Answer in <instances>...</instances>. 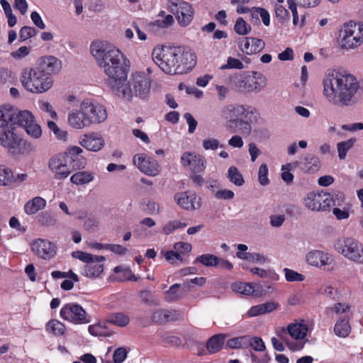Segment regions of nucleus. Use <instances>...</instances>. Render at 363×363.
<instances>
[{
	"mask_svg": "<svg viewBox=\"0 0 363 363\" xmlns=\"http://www.w3.org/2000/svg\"><path fill=\"white\" fill-rule=\"evenodd\" d=\"M61 317L75 324H85L90 322L87 318L86 312L79 304L68 303L60 311Z\"/></svg>",
	"mask_w": 363,
	"mask_h": 363,
	"instance_id": "nucleus-13",
	"label": "nucleus"
},
{
	"mask_svg": "<svg viewBox=\"0 0 363 363\" xmlns=\"http://www.w3.org/2000/svg\"><path fill=\"white\" fill-rule=\"evenodd\" d=\"M247 108L244 105L229 104L221 110V116L225 119H238V117L244 115Z\"/></svg>",
	"mask_w": 363,
	"mask_h": 363,
	"instance_id": "nucleus-28",
	"label": "nucleus"
},
{
	"mask_svg": "<svg viewBox=\"0 0 363 363\" xmlns=\"http://www.w3.org/2000/svg\"><path fill=\"white\" fill-rule=\"evenodd\" d=\"M83 152L79 147L74 146L66 151L68 162L70 164L72 172L74 169L84 168L86 160L81 154Z\"/></svg>",
	"mask_w": 363,
	"mask_h": 363,
	"instance_id": "nucleus-22",
	"label": "nucleus"
},
{
	"mask_svg": "<svg viewBox=\"0 0 363 363\" xmlns=\"http://www.w3.org/2000/svg\"><path fill=\"white\" fill-rule=\"evenodd\" d=\"M234 30L240 35H247L251 30V26L241 17L238 18L234 26Z\"/></svg>",
	"mask_w": 363,
	"mask_h": 363,
	"instance_id": "nucleus-48",
	"label": "nucleus"
},
{
	"mask_svg": "<svg viewBox=\"0 0 363 363\" xmlns=\"http://www.w3.org/2000/svg\"><path fill=\"white\" fill-rule=\"evenodd\" d=\"M45 205L46 201L44 199L36 196L26 203L25 212L28 215L34 214L39 210L44 208Z\"/></svg>",
	"mask_w": 363,
	"mask_h": 363,
	"instance_id": "nucleus-33",
	"label": "nucleus"
},
{
	"mask_svg": "<svg viewBox=\"0 0 363 363\" xmlns=\"http://www.w3.org/2000/svg\"><path fill=\"white\" fill-rule=\"evenodd\" d=\"M230 86L238 91L259 92L265 86V79L257 72L238 74L230 77Z\"/></svg>",
	"mask_w": 363,
	"mask_h": 363,
	"instance_id": "nucleus-7",
	"label": "nucleus"
},
{
	"mask_svg": "<svg viewBox=\"0 0 363 363\" xmlns=\"http://www.w3.org/2000/svg\"><path fill=\"white\" fill-rule=\"evenodd\" d=\"M334 247L345 258L363 264V245L357 240L352 238H339L335 241Z\"/></svg>",
	"mask_w": 363,
	"mask_h": 363,
	"instance_id": "nucleus-9",
	"label": "nucleus"
},
{
	"mask_svg": "<svg viewBox=\"0 0 363 363\" xmlns=\"http://www.w3.org/2000/svg\"><path fill=\"white\" fill-rule=\"evenodd\" d=\"M105 249L109 250L113 253L119 255H125L128 252L127 248L116 244H106Z\"/></svg>",
	"mask_w": 363,
	"mask_h": 363,
	"instance_id": "nucleus-63",
	"label": "nucleus"
},
{
	"mask_svg": "<svg viewBox=\"0 0 363 363\" xmlns=\"http://www.w3.org/2000/svg\"><path fill=\"white\" fill-rule=\"evenodd\" d=\"M90 52L97 65L108 77L106 82L112 91H119L121 84L127 79L130 61L119 49L106 41L93 42Z\"/></svg>",
	"mask_w": 363,
	"mask_h": 363,
	"instance_id": "nucleus-1",
	"label": "nucleus"
},
{
	"mask_svg": "<svg viewBox=\"0 0 363 363\" xmlns=\"http://www.w3.org/2000/svg\"><path fill=\"white\" fill-rule=\"evenodd\" d=\"M183 318L182 312L179 310H166L167 322L180 320Z\"/></svg>",
	"mask_w": 363,
	"mask_h": 363,
	"instance_id": "nucleus-58",
	"label": "nucleus"
},
{
	"mask_svg": "<svg viewBox=\"0 0 363 363\" xmlns=\"http://www.w3.org/2000/svg\"><path fill=\"white\" fill-rule=\"evenodd\" d=\"M93 179L94 175L92 173L86 171L78 172L70 178L71 182L77 185L88 184L93 181Z\"/></svg>",
	"mask_w": 363,
	"mask_h": 363,
	"instance_id": "nucleus-39",
	"label": "nucleus"
},
{
	"mask_svg": "<svg viewBox=\"0 0 363 363\" xmlns=\"http://www.w3.org/2000/svg\"><path fill=\"white\" fill-rule=\"evenodd\" d=\"M141 301L148 306H159L160 301L149 290H142L138 293Z\"/></svg>",
	"mask_w": 363,
	"mask_h": 363,
	"instance_id": "nucleus-46",
	"label": "nucleus"
},
{
	"mask_svg": "<svg viewBox=\"0 0 363 363\" xmlns=\"http://www.w3.org/2000/svg\"><path fill=\"white\" fill-rule=\"evenodd\" d=\"M164 257L170 264H174L177 260L182 262L183 258L176 250H168L164 253Z\"/></svg>",
	"mask_w": 363,
	"mask_h": 363,
	"instance_id": "nucleus-59",
	"label": "nucleus"
},
{
	"mask_svg": "<svg viewBox=\"0 0 363 363\" xmlns=\"http://www.w3.org/2000/svg\"><path fill=\"white\" fill-rule=\"evenodd\" d=\"M258 15L260 16V17L262 19L263 23L265 26H269L270 23V18L269 14L268 11L262 8H257L255 9V12L252 14V17H256L257 19H258Z\"/></svg>",
	"mask_w": 363,
	"mask_h": 363,
	"instance_id": "nucleus-55",
	"label": "nucleus"
},
{
	"mask_svg": "<svg viewBox=\"0 0 363 363\" xmlns=\"http://www.w3.org/2000/svg\"><path fill=\"white\" fill-rule=\"evenodd\" d=\"M67 123L73 128L82 129L89 126L87 120L83 112H82L81 105L79 110H73L68 113Z\"/></svg>",
	"mask_w": 363,
	"mask_h": 363,
	"instance_id": "nucleus-26",
	"label": "nucleus"
},
{
	"mask_svg": "<svg viewBox=\"0 0 363 363\" xmlns=\"http://www.w3.org/2000/svg\"><path fill=\"white\" fill-rule=\"evenodd\" d=\"M38 221L44 226H54L57 223V216L52 211H44L38 216Z\"/></svg>",
	"mask_w": 363,
	"mask_h": 363,
	"instance_id": "nucleus-42",
	"label": "nucleus"
},
{
	"mask_svg": "<svg viewBox=\"0 0 363 363\" xmlns=\"http://www.w3.org/2000/svg\"><path fill=\"white\" fill-rule=\"evenodd\" d=\"M244 68L243 63L238 59L229 57L227 63L220 67V69H242Z\"/></svg>",
	"mask_w": 363,
	"mask_h": 363,
	"instance_id": "nucleus-49",
	"label": "nucleus"
},
{
	"mask_svg": "<svg viewBox=\"0 0 363 363\" xmlns=\"http://www.w3.org/2000/svg\"><path fill=\"white\" fill-rule=\"evenodd\" d=\"M151 320L154 323L162 324L167 323L166 309H158L152 313Z\"/></svg>",
	"mask_w": 363,
	"mask_h": 363,
	"instance_id": "nucleus-50",
	"label": "nucleus"
},
{
	"mask_svg": "<svg viewBox=\"0 0 363 363\" xmlns=\"http://www.w3.org/2000/svg\"><path fill=\"white\" fill-rule=\"evenodd\" d=\"M152 56L155 63L169 74L182 73L196 63L195 54L186 46L164 45L161 48H155Z\"/></svg>",
	"mask_w": 363,
	"mask_h": 363,
	"instance_id": "nucleus-3",
	"label": "nucleus"
},
{
	"mask_svg": "<svg viewBox=\"0 0 363 363\" xmlns=\"http://www.w3.org/2000/svg\"><path fill=\"white\" fill-rule=\"evenodd\" d=\"M323 95L328 101L337 106H353L359 101L360 85L354 76L333 72L323 80Z\"/></svg>",
	"mask_w": 363,
	"mask_h": 363,
	"instance_id": "nucleus-2",
	"label": "nucleus"
},
{
	"mask_svg": "<svg viewBox=\"0 0 363 363\" xmlns=\"http://www.w3.org/2000/svg\"><path fill=\"white\" fill-rule=\"evenodd\" d=\"M171 12H177V19L182 26H187L193 20L194 11L190 4L184 1L172 3L169 6Z\"/></svg>",
	"mask_w": 363,
	"mask_h": 363,
	"instance_id": "nucleus-16",
	"label": "nucleus"
},
{
	"mask_svg": "<svg viewBox=\"0 0 363 363\" xmlns=\"http://www.w3.org/2000/svg\"><path fill=\"white\" fill-rule=\"evenodd\" d=\"M127 351L124 347L116 349L113 355L114 363H122L127 357Z\"/></svg>",
	"mask_w": 363,
	"mask_h": 363,
	"instance_id": "nucleus-56",
	"label": "nucleus"
},
{
	"mask_svg": "<svg viewBox=\"0 0 363 363\" xmlns=\"http://www.w3.org/2000/svg\"><path fill=\"white\" fill-rule=\"evenodd\" d=\"M80 144L88 150L97 152L104 145L102 137L96 133L84 135L80 140Z\"/></svg>",
	"mask_w": 363,
	"mask_h": 363,
	"instance_id": "nucleus-25",
	"label": "nucleus"
},
{
	"mask_svg": "<svg viewBox=\"0 0 363 363\" xmlns=\"http://www.w3.org/2000/svg\"><path fill=\"white\" fill-rule=\"evenodd\" d=\"M245 340H247V338L244 336L232 338L227 341L226 345L229 348H239L242 347Z\"/></svg>",
	"mask_w": 363,
	"mask_h": 363,
	"instance_id": "nucleus-61",
	"label": "nucleus"
},
{
	"mask_svg": "<svg viewBox=\"0 0 363 363\" xmlns=\"http://www.w3.org/2000/svg\"><path fill=\"white\" fill-rule=\"evenodd\" d=\"M16 108L10 105L0 107V128H5L10 124L12 128Z\"/></svg>",
	"mask_w": 363,
	"mask_h": 363,
	"instance_id": "nucleus-29",
	"label": "nucleus"
},
{
	"mask_svg": "<svg viewBox=\"0 0 363 363\" xmlns=\"http://www.w3.org/2000/svg\"><path fill=\"white\" fill-rule=\"evenodd\" d=\"M46 330L54 335L60 336L65 334L66 328L60 321L52 319L47 323Z\"/></svg>",
	"mask_w": 363,
	"mask_h": 363,
	"instance_id": "nucleus-40",
	"label": "nucleus"
},
{
	"mask_svg": "<svg viewBox=\"0 0 363 363\" xmlns=\"http://www.w3.org/2000/svg\"><path fill=\"white\" fill-rule=\"evenodd\" d=\"M36 33V30L33 27L23 26L20 30L19 38L21 41H25L35 35Z\"/></svg>",
	"mask_w": 363,
	"mask_h": 363,
	"instance_id": "nucleus-53",
	"label": "nucleus"
},
{
	"mask_svg": "<svg viewBox=\"0 0 363 363\" xmlns=\"http://www.w3.org/2000/svg\"><path fill=\"white\" fill-rule=\"evenodd\" d=\"M48 128L53 131L56 137L60 140H65L67 136V133L66 131L60 130L57 124L53 121L48 122Z\"/></svg>",
	"mask_w": 363,
	"mask_h": 363,
	"instance_id": "nucleus-54",
	"label": "nucleus"
},
{
	"mask_svg": "<svg viewBox=\"0 0 363 363\" xmlns=\"http://www.w3.org/2000/svg\"><path fill=\"white\" fill-rule=\"evenodd\" d=\"M330 196L333 198L332 203L333 206H341L345 200V196L342 192L340 191H333L329 193Z\"/></svg>",
	"mask_w": 363,
	"mask_h": 363,
	"instance_id": "nucleus-62",
	"label": "nucleus"
},
{
	"mask_svg": "<svg viewBox=\"0 0 363 363\" xmlns=\"http://www.w3.org/2000/svg\"><path fill=\"white\" fill-rule=\"evenodd\" d=\"M180 286L179 284L171 286L164 294V299L167 302H175L181 299L186 293L182 289H179Z\"/></svg>",
	"mask_w": 363,
	"mask_h": 363,
	"instance_id": "nucleus-37",
	"label": "nucleus"
},
{
	"mask_svg": "<svg viewBox=\"0 0 363 363\" xmlns=\"http://www.w3.org/2000/svg\"><path fill=\"white\" fill-rule=\"evenodd\" d=\"M84 227L86 230L94 232L98 229L99 222L94 218H88L84 221Z\"/></svg>",
	"mask_w": 363,
	"mask_h": 363,
	"instance_id": "nucleus-64",
	"label": "nucleus"
},
{
	"mask_svg": "<svg viewBox=\"0 0 363 363\" xmlns=\"http://www.w3.org/2000/svg\"><path fill=\"white\" fill-rule=\"evenodd\" d=\"M268 167L266 164H262L259 168L258 180L262 186H266L269 183L267 177Z\"/></svg>",
	"mask_w": 363,
	"mask_h": 363,
	"instance_id": "nucleus-51",
	"label": "nucleus"
},
{
	"mask_svg": "<svg viewBox=\"0 0 363 363\" xmlns=\"http://www.w3.org/2000/svg\"><path fill=\"white\" fill-rule=\"evenodd\" d=\"M308 264L317 267H322L333 264L334 259L331 255L321 250H313L306 257Z\"/></svg>",
	"mask_w": 363,
	"mask_h": 363,
	"instance_id": "nucleus-20",
	"label": "nucleus"
},
{
	"mask_svg": "<svg viewBox=\"0 0 363 363\" xmlns=\"http://www.w3.org/2000/svg\"><path fill=\"white\" fill-rule=\"evenodd\" d=\"M231 289L234 292L247 296L252 295L255 292L252 284L245 282H234L231 284Z\"/></svg>",
	"mask_w": 363,
	"mask_h": 363,
	"instance_id": "nucleus-41",
	"label": "nucleus"
},
{
	"mask_svg": "<svg viewBox=\"0 0 363 363\" xmlns=\"http://www.w3.org/2000/svg\"><path fill=\"white\" fill-rule=\"evenodd\" d=\"M324 199V192H310L304 199L305 206L311 211H320V203Z\"/></svg>",
	"mask_w": 363,
	"mask_h": 363,
	"instance_id": "nucleus-30",
	"label": "nucleus"
},
{
	"mask_svg": "<svg viewBox=\"0 0 363 363\" xmlns=\"http://www.w3.org/2000/svg\"><path fill=\"white\" fill-rule=\"evenodd\" d=\"M37 67L44 74L51 77V74L60 72L62 65L61 61L57 57L48 55L40 58Z\"/></svg>",
	"mask_w": 363,
	"mask_h": 363,
	"instance_id": "nucleus-21",
	"label": "nucleus"
},
{
	"mask_svg": "<svg viewBox=\"0 0 363 363\" xmlns=\"http://www.w3.org/2000/svg\"><path fill=\"white\" fill-rule=\"evenodd\" d=\"M248 344L256 351H263L265 345L263 340L258 337H254L248 340Z\"/></svg>",
	"mask_w": 363,
	"mask_h": 363,
	"instance_id": "nucleus-57",
	"label": "nucleus"
},
{
	"mask_svg": "<svg viewBox=\"0 0 363 363\" xmlns=\"http://www.w3.org/2000/svg\"><path fill=\"white\" fill-rule=\"evenodd\" d=\"M88 330L89 333L94 336L109 337L112 335V332L109 330L106 320L89 325Z\"/></svg>",
	"mask_w": 363,
	"mask_h": 363,
	"instance_id": "nucleus-36",
	"label": "nucleus"
},
{
	"mask_svg": "<svg viewBox=\"0 0 363 363\" xmlns=\"http://www.w3.org/2000/svg\"><path fill=\"white\" fill-rule=\"evenodd\" d=\"M340 44L342 48L351 49L363 43V24L350 21L340 31Z\"/></svg>",
	"mask_w": 363,
	"mask_h": 363,
	"instance_id": "nucleus-8",
	"label": "nucleus"
},
{
	"mask_svg": "<svg viewBox=\"0 0 363 363\" xmlns=\"http://www.w3.org/2000/svg\"><path fill=\"white\" fill-rule=\"evenodd\" d=\"M225 341V335L218 334L210 337L206 343L207 350L211 354H213L220 351Z\"/></svg>",
	"mask_w": 363,
	"mask_h": 363,
	"instance_id": "nucleus-34",
	"label": "nucleus"
},
{
	"mask_svg": "<svg viewBox=\"0 0 363 363\" xmlns=\"http://www.w3.org/2000/svg\"><path fill=\"white\" fill-rule=\"evenodd\" d=\"M265 46V43L257 38H244L242 42L239 43V47L247 55H252L261 52Z\"/></svg>",
	"mask_w": 363,
	"mask_h": 363,
	"instance_id": "nucleus-24",
	"label": "nucleus"
},
{
	"mask_svg": "<svg viewBox=\"0 0 363 363\" xmlns=\"http://www.w3.org/2000/svg\"><path fill=\"white\" fill-rule=\"evenodd\" d=\"M238 249L240 250V252H238L236 255L241 259L257 262L259 263H264L266 261V258L262 255L259 253L246 252L245 251L247 250V246L244 244H239L238 245Z\"/></svg>",
	"mask_w": 363,
	"mask_h": 363,
	"instance_id": "nucleus-32",
	"label": "nucleus"
},
{
	"mask_svg": "<svg viewBox=\"0 0 363 363\" xmlns=\"http://www.w3.org/2000/svg\"><path fill=\"white\" fill-rule=\"evenodd\" d=\"M80 105L82 112L86 117L89 125L101 123L107 118L106 110L102 105L94 104L89 99L84 100Z\"/></svg>",
	"mask_w": 363,
	"mask_h": 363,
	"instance_id": "nucleus-11",
	"label": "nucleus"
},
{
	"mask_svg": "<svg viewBox=\"0 0 363 363\" xmlns=\"http://www.w3.org/2000/svg\"><path fill=\"white\" fill-rule=\"evenodd\" d=\"M133 163L143 173L149 176H156L160 173L158 162L144 154H137L133 157Z\"/></svg>",
	"mask_w": 363,
	"mask_h": 363,
	"instance_id": "nucleus-17",
	"label": "nucleus"
},
{
	"mask_svg": "<svg viewBox=\"0 0 363 363\" xmlns=\"http://www.w3.org/2000/svg\"><path fill=\"white\" fill-rule=\"evenodd\" d=\"M173 247H174V250H176L179 253L189 252L192 249L191 245L189 242H175L174 244Z\"/></svg>",
	"mask_w": 363,
	"mask_h": 363,
	"instance_id": "nucleus-60",
	"label": "nucleus"
},
{
	"mask_svg": "<svg viewBox=\"0 0 363 363\" xmlns=\"http://www.w3.org/2000/svg\"><path fill=\"white\" fill-rule=\"evenodd\" d=\"M227 177L232 183L238 186H242L245 182L242 174L235 166H231L229 167Z\"/></svg>",
	"mask_w": 363,
	"mask_h": 363,
	"instance_id": "nucleus-43",
	"label": "nucleus"
},
{
	"mask_svg": "<svg viewBox=\"0 0 363 363\" xmlns=\"http://www.w3.org/2000/svg\"><path fill=\"white\" fill-rule=\"evenodd\" d=\"M356 142L355 138H351L346 141H342L337 145L338 151V157L340 160H344L347 155V152L350 150Z\"/></svg>",
	"mask_w": 363,
	"mask_h": 363,
	"instance_id": "nucleus-45",
	"label": "nucleus"
},
{
	"mask_svg": "<svg viewBox=\"0 0 363 363\" xmlns=\"http://www.w3.org/2000/svg\"><path fill=\"white\" fill-rule=\"evenodd\" d=\"M20 80L27 91L38 94L48 91L53 84L52 78L42 72L37 67L23 69Z\"/></svg>",
	"mask_w": 363,
	"mask_h": 363,
	"instance_id": "nucleus-5",
	"label": "nucleus"
},
{
	"mask_svg": "<svg viewBox=\"0 0 363 363\" xmlns=\"http://www.w3.org/2000/svg\"><path fill=\"white\" fill-rule=\"evenodd\" d=\"M31 250L38 257L49 260L56 255L57 247L47 239L38 238L31 243Z\"/></svg>",
	"mask_w": 363,
	"mask_h": 363,
	"instance_id": "nucleus-14",
	"label": "nucleus"
},
{
	"mask_svg": "<svg viewBox=\"0 0 363 363\" xmlns=\"http://www.w3.org/2000/svg\"><path fill=\"white\" fill-rule=\"evenodd\" d=\"M48 168L55 174V179L67 178L72 173V168L68 162L66 152L50 157L48 162Z\"/></svg>",
	"mask_w": 363,
	"mask_h": 363,
	"instance_id": "nucleus-12",
	"label": "nucleus"
},
{
	"mask_svg": "<svg viewBox=\"0 0 363 363\" xmlns=\"http://www.w3.org/2000/svg\"><path fill=\"white\" fill-rule=\"evenodd\" d=\"M296 167H298L305 173H315L320 167L319 158L313 154H307L303 159L284 165L282 169L293 170Z\"/></svg>",
	"mask_w": 363,
	"mask_h": 363,
	"instance_id": "nucleus-15",
	"label": "nucleus"
},
{
	"mask_svg": "<svg viewBox=\"0 0 363 363\" xmlns=\"http://www.w3.org/2000/svg\"><path fill=\"white\" fill-rule=\"evenodd\" d=\"M106 322L118 327L126 326L130 321L129 318L123 313H111L106 318Z\"/></svg>",
	"mask_w": 363,
	"mask_h": 363,
	"instance_id": "nucleus-38",
	"label": "nucleus"
},
{
	"mask_svg": "<svg viewBox=\"0 0 363 363\" xmlns=\"http://www.w3.org/2000/svg\"><path fill=\"white\" fill-rule=\"evenodd\" d=\"M91 260L85 265L84 272L87 277H98L104 271V264L105 257L100 255H93Z\"/></svg>",
	"mask_w": 363,
	"mask_h": 363,
	"instance_id": "nucleus-23",
	"label": "nucleus"
},
{
	"mask_svg": "<svg viewBox=\"0 0 363 363\" xmlns=\"http://www.w3.org/2000/svg\"><path fill=\"white\" fill-rule=\"evenodd\" d=\"M181 162L184 167H189L194 173L203 172L206 167L204 158L194 152H184L182 156Z\"/></svg>",
	"mask_w": 363,
	"mask_h": 363,
	"instance_id": "nucleus-18",
	"label": "nucleus"
},
{
	"mask_svg": "<svg viewBox=\"0 0 363 363\" xmlns=\"http://www.w3.org/2000/svg\"><path fill=\"white\" fill-rule=\"evenodd\" d=\"M218 257L211 254H205L196 258L194 262H200L206 267H216L218 264Z\"/></svg>",
	"mask_w": 363,
	"mask_h": 363,
	"instance_id": "nucleus-47",
	"label": "nucleus"
},
{
	"mask_svg": "<svg viewBox=\"0 0 363 363\" xmlns=\"http://www.w3.org/2000/svg\"><path fill=\"white\" fill-rule=\"evenodd\" d=\"M285 277L288 281H301L304 280V276L292 269L285 268Z\"/></svg>",
	"mask_w": 363,
	"mask_h": 363,
	"instance_id": "nucleus-52",
	"label": "nucleus"
},
{
	"mask_svg": "<svg viewBox=\"0 0 363 363\" xmlns=\"http://www.w3.org/2000/svg\"><path fill=\"white\" fill-rule=\"evenodd\" d=\"M351 328L348 318L345 316L337 321L334 327V332L336 335L340 337H346L349 335Z\"/></svg>",
	"mask_w": 363,
	"mask_h": 363,
	"instance_id": "nucleus-35",
	"label": "nucleus"
},
{
	"mask_svg": "<svg viewBox=\"0 0 363 363\" xmlns=\"http://www.w3.org/2000/svg\"><path fill=\"white\" fill-rule=\"evenodd\" d=\"M122 82L119 91L113 92L116 95L130 99L133 96L141 99L146 98L150 89V79L144 73L135 72L131 75L127 83Z\"/></svg>",
	"mask_w": 363,
	"mask_h": 363,
	"instance_id": "nucleus-6",
	"label": "nucleus"
},
{
	"mask_svg": "<svg viewBox=\"0 0 363 363\" xmlns=\"http://www.w3.org/2000/svg\"><path fill=\"white\" fill-rule=\"evenodd\" d=\"M283 331L290 335L291 337L296 340L303 339L308 332V327L303 323H291L288 325L286 329L283 328Z\"/></svg>",
	"mask_w": 363,
	"mask_h": 363,
	"instance_id": "nucleus-31",
	"label": "nucleus"
},
{
	"mask_svg": "<svg viewBox=\"0 0 363 363\" xmlns=\"http://www.w3.org/2000/svg\"><path fill=\"white\" fill-rule=\"evenodd\" d=\"M177 203L184 209L192 211L201 207V198L194 192L177 193L174 196Z\"/></svg>",
	"mask_w": 363,
	"mask_h": 363,
	"instance_id": "nucleus-19",
	"label": "nucleus"
},
{
	"mask_svg": "<svg viewBox=\"0 0 363 363\" xmlns=\"http://www.w3.org/2000/svg\"><path fill=\"white\" fill-rule=\"evenodd\" d=\"M227 128L231 133H239L245 135H249L252 130L250 123L240 118L228 120Z\"/></svg>",
	"mask_w": 363,
	"mask_h": 363,
	"instance_id": "nucleus-27",
	"label": "nucleus"
},
{
	"mask_svg": "<svg viewBox=\"0 0 363 363\" xmlns=\"http://www.w3.org/2000/svg\"><path fill=\"white\" fill-rule=\"evenodd\" d=\"M14 182V175L12 171L4 166L0 165V185L9 186Z\"/></svg>",
	"mask_w": 363,
	"mask_h": 363,
	"instance_id": "nucleus-44",
	"label": "nucleus"
},
{
	"mask_svg": "<svg viewBox=\"0 0 363 363\" xmlns=\"http://www.w3.org/2000/svg\"><path fill=\"white\" fill-rule=\"evenodd\" d=\"M0 144L13 157L28 156L36 152L34 143L23 139L13 130H0Z\"/></svg>",
	"mask_w": 363,
	"mask_h": 363,
	"instance_id": "nucleus-4",
	"label": "nucleus"
},
{
	"mask_svg": "<svg viewBox=\"0 0 363 363\" xmlns=\"http://www.w3.org/2000/svg\"><path fill=\"white\" fill-rule=\"evenodd\" d=\"M22 127L30 137L38 139L42 135L40 126L34 120V116L28 111H18L16 109L12 130L16 127Z\"/></svg>",
	"mask_w": 363,
	"mask_h": 363,
	"instance_id": "nucleus-10",
	"label": "nucleus"
}]
</instances>
